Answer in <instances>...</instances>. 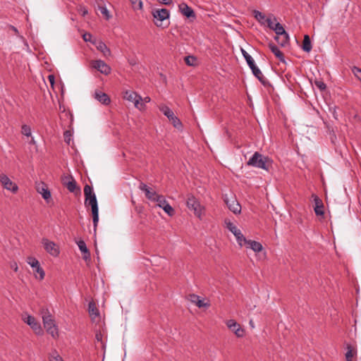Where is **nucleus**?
Here are the masks:
<instances>
[{"instance_id":"obj_25","label":"nucleus","mask_w":361,"mask_h":361,"mask_svg":"<svg viewBox=\"0 0 361 361\" xmlns=\"http://www.w3.org/2000/svg\"><path fill=\"white\" fill-rule=\"evenodd\" d=\"M243 242L247 244L250 246V247L255 252H259L263 249L262 244L255 240H247L245 238V240H244Z\"/></svg>"},{"instance_id":"obj_23","label":"nucleus","mask_w":361,"mask_h":361,"mask_svg":"<svg viewBox=\"0 0 361 361\" xmlns=\"http://www.w3.org/2000/svg\"><path fill=\"white\" fill-rule=\"evenodd\" d=\"M269 47L276 57L281 62H285V58L283 52L280 51L279 47L273 42L269 44Z\"/></svg>"},{"instance_id":"obj_44","label":"nucleus","mask_w":361,"mask_h":361,"mask_svg":"<svg viewBox=\"0 0 361 361\" xmlns=\"http://www.w3.org/2000/svg\"><path fill=\"white\" fill-rule=\"evenodd\" d=\"M82 38L85 42H92L93 44H96V42H92V35L90 33L86 32L83 34Z\"/></svg>"},{"instance_id":"obj_31","label":"nucleus","mask_w":361,"mask_h":361,"mask_svg":"<svg viewBox=\"0 0 361 361\" xmlns=\"http://www.w3.org/2000/svg\"><path fill=\"white\" fill-rule=\"evenodd\" d=\"M345 353L346 361H352V358L357 355V350L350 344H347Z\"/></svg>"},{"instance_id":"obj_14","label":"nucleus","mask_w":361,"mask_h":361,"mask_svg":"<svg viewBox=\"0 0 361 361\" xmlns=\"http://www.w3.org/2000/svg\"><path fill=\"white\" fill-rule=\"evenodd\" d=\"M226 228L235 235L238 244L240 246H242V242L245 240V238L244 237L241 231L238 228H237V227L233 223L230 221H226Z\"/></svg>"},{"instance_id":"obj_51","label":"nucleus","mask_w":361,"mask_h":361,"mask_svg":"<svg viewBox=\"0 0 361 361\" xmlns=\"http://www.w3.org/2000/svg\"><path fill=\"white\" fill-rule=\"evenodd\" d=\"M10 28L12 29L15 32H18V30L15 27L11 25Z\"/></svg>"},{"instance_id":"obj_9","label":"nucleus","mask_w":361,"mask_h":361,"mask_svg":"<svg viewBox=\"0 0 361 361\" xmlns=\"http://www.w3.org/2000/svg\"><path fill=\"white\" fill-rule=\"evenodd\" d=\"M42 243L44 250L51 255L57 257L59 255V247L54 242L44 238L42 239Z\"/></svg>"},{"instance_id":"obj_12","label":"nucleus","mask_w":361,"mask_h":361,"mask_svg":"<svg viewBox=\"0 0 361 361\" xmlns=\"http://www.w3.org/2000/svg\"><path fill=\"white\" fill-rule=\"evenodd\" d=\"M224 200L229 210L235 214L240 213L241 206L235 197H232L229 199L227 195H225Z\"/></svg>"},{"instance_id":"obj_43","label":"nucleus","mask_w":361,"mask_h":361,"mask_svg":"<svg viewBox=\"0 0 361 361\" xmlns=\"http://www.w3.org/2000/svg\"><path fill=\"white\" fill-rule=\"evenodd\" d=\"M49 361H63L56 351L49 356Z\"/></svg>"},{"instance_id":"obj_4","label":"nucleus","mask_w":361,"mask_h":361,"mask_svg":"<svg viewBox=\"0 0 361 361\" xmlns=\"http://www.w3.org/2000/svg\"><path fill=\"white\" fill-rule=\"evenodd\" d=\"M241 52L247 65L252 70L253 75L260 81V82L264 86L270 85L269 82L265 78L261 71L255 65V61L252 59V57L243 49H241Z\"/></svg>"},{"instance_id":"obj_27","label":"nucleus","mask_w":361,"mask_h":361,"mask_svg":"<svg viewBox=\"0 0 361 361\" xmlns=\"http://www.w3.org/2000/svg\"><path fill=\"white\" fill-rule=\"evenodd\" d=\"M97 11L104 20H109L111 18V16L104 5L99 4Z\"/></svg>"},{"instance_id":"obj_32","label":"nucleus","mask_w":361,"mask_h":361,"mask_svg":"<svg viewBox=\"0 0 361 361\" xmlns=\"http://www.w3.org/2000/svg\"><path fill=\"white\" fill-rule=\"evenodd\" d=\"M97 49L99 50L104 56H109L111 55L110 49L106 47V45L102 42H98L97 44H95Z\"/></svg>"},{"instance_id":"obj_17","label":"nucleus","mask_w":361,"mask_h":361,"mask_svg":"<svg viewBox=\"0 0 361 361\" xmlns=\"http://www.w3.org/2000/svg\"><path fill=\"white\" fill-rule=\"evenodd\" d=\"M179 11L184 16H186L188 18L190 19V20H194L195 19V13L192 8L188 6L185 3H181L178 5Z\"/></svg>"},{"instance_id":"obj_36","label":"nucleus","mask_w":361,"mask_h":361,"mask_svg":"<svg viewBox=\"0 0 361 361\" xmlns=\"http://www.w3.org/2000/svg\"><path fill=\"white\" fill-rule=\"evenodd\" d=\"M154 202H157V206L159 207L160 208H163L164 204L168 203V202L166 200L164 196L161 195H158V196L157 197V198L155 199V200Z\"/></svg>"},{"instance_id":"obj_8","label":"nucleus","mask_w":361,"mask_h":361,"mask_svg":"<svg viewBox=\"0 0 361 361\" xmlns=\"http://www.w3.org/2000/svg\"><path fill=\"white\" fill-rule=\"evenodd\" d=\"M253 16L259 23H279L281 20L272 13L265 14L257 10L253 11Z\"/></svg>"},{"instance_id":"obj_22","label":"nucleus","mask_w":361,"mask_h":361,"mask_svg":"<svg viewBox=\"0 0 361 361\" xmlns=\"http://www.w3.org/2000/svg\"><path fill=\"white\" fill-rule=\"evenodd\" d=\"M188 300L195 304L198 307H209V303L204 302V300H200V296L195 294H190L188 296Z\"/></svg>"},{"instance_id":"obj_15","label":"nucleus","mask_w":361,"mask_h":361,"mask_svg":"<svg viewBox=\"0 0 361 361\" xmlns=\"http://www.w3.org/2000/svg\"><path fill=\"white\" fill-rule=\"evenodd\" d=\"M92 66L104 75H109L111 73V68L104 61L96 60L92 62Z\"/></svg>"},{"instance_id":"obj_28","label":"nucleus","mask_w":361,"mask_h":361,"mask_svg":"<svg viewBox=\"0 0 361 361\" xmlns=\"http://www.w3.org/2000/svg\"><path fill=\"white\" fill-rule=\"evenodd\" d=\"M267 27L273 30L276 32V36L285 35L286 32L281 24H267Z\"/></svg>"},{"instance_id":"obj_1","label":"nucleus","mask_w":361,"mask_h":361,"mask_svg":"<svg viewBox=\"0 0 361 361\" xmlns=\"http://www.w3.org/2000/svg\"><path fill=\"white\" fill-rule=\"evenodd\" d=\"M84 195L85 197V207H91L94 232L96 233L97 227L99 222V209L97 197L94 192H93L92 188L89 185H85Z\"/></svg>"},{"instance_id":"obj_33","label":"nucleus","mask_w":361,"mask_h":361,"mask_svg":"<svg viewBox=\"0 0 361 361\" xmlns=\"http://www.w3.org/2000/svg\"><path fill=\"white\" fill-rule=\"evenodd\" d=\"M275 40L279 44L283 47L285 46L289 41V36L287 32L285 35H280L278 36H275Z\"/></svg>"},{"instance_id":"obj_35","label":"nucleus","mask_w":361,"mask_h":361,"mask_svg":"<svg viewBox=\"0 0 361 361\" xmlns=\"http://www.w3.org/2000/svg\"><path fill=\"white\" fill-rule=\"evenodd\" d=\"M34 272L37 279H39L40 281L44 279L45 273L43 269L40 267V264L34 269Z\"/></svg>"},{"instance_id":"obj_3","label":"nucleus","mask_w":361,"mask_h":361,"mask_svg":"<svg viewBox=\"0 0 361 361\" xmlns=\"http://www.w3.org/2000/svg\"><path fill=\"white\" fill-rule=\"evenodd\" d=\"M271 164L272 161L268 157H264L258 152H255L247 162V166L262 169L266 171H269Z\"/></svg>"},{"instance_id":"obj_34","label":"nucleus","mask_w":361,"mask_h":361,"mask_svg":"<svg viewBox=\"0 0 361 361\" xmlns=\"http://www.w3.org/2000/svg\"><path fill=\"white\" fill-rule=\"evenodd\" d=\"M184 61L189 66H196L197 65V59L194 56H187L184 58Z\"/></svg>"},{"instance_id":"obj_24","label":"nucleus","mask_w":361,"mask_h":361,"mask_svg":"<svg viewBox=\"0 0 361 361\" xmlns=\"http://www.w3.org/2000/svg\"><path fill=\"white\" fill-rule=\"evenodd\" d=\"M94 98L105 105L109 104L111 102L109 97L106 93L101 91H96L94 92Z\"/></svg>"},{"instance_id":"obj_5","label":"nucleus","mask_w":361,"mask_h":361,"mask_svg":"<svg viewBox=\"0 0 361 361\" xmlns=\"http://www.w3.org/2000/svg\"><path fill=\"white\" fill-rule=\"evenodd\" d=\"M186 205L190 210L193 211L194 214L197 218L201 219L204 207L200 204L199 201L192 195H188Z\"/></svg>"},{"instance_id":"obj_11","label":"nucleus","mask_w":361,"mask_h":361,"mask_svg":"<svg viewBox=\"0 0 361 361\" xmlns=\"http://www.w3.org/2000/svg\"><path fill=\"white\" fill-rule=\"evenodd\" d=\"M0 182L5 189L11 191L13 193H16L18 192V185L15 183L12 182L6 175H0Z\"/></svg>"},{"instance_id":"obj_50","label":"nucleus","mask_w":361,"mask_h":361,"mask_svg":"<svg viewBox=\"0 0 361 361\" xmlns=\"http://www.w3.org/2000/svg\"><path fill=\"white\" fill-rule=\"evenodd\" d=\"M150 100L151 99L149 97H145V98L142 99L141 102H143L144 103H148L150 102Z\"/></svg>"},{"instance_id":"obj_53","label":"nucleus","mask_w":361,"mask_h":361,"mask_svg":"<svg viewBox=\"0 0 361 361\" xmlns=\"http://www.w3.org/2000/svg\"><path fill=\"white\" fill-rule=\"evenodd\" d=\"M13 269L15 271H18V266L16 264H15V267H13Z\"/></svg>"},{"instance_id":"obj_54","label":"nucleus","mask_w":361,"mask_h":361,"mask_svg":"<svg viewBox=\"0 0 361 361\" xmlns=\"http://www.w3.org/2000/svg\"><path fill=\"white\" fill-rule=\"evenodd\" d=\"M162 24H157V26H161Z\"/></svg>"},{"instance_id":"obj_21","label":"nucleus","mask_w":361,"mask_h":361,"mask_svg":"<svg viewBox=\"0 0 361 361\" xmlns=\"http://www.w3.org/2000/svg\"><path fill=\"white\" fill-rule=\"evenodd\" d=\"M66 178L67 179V180H65L63 182V184L66 186L67 189L71 192L80 193V188L77 187L76 182L73 179V178L71 176L70 178L66 177Z\"/></svg>"},{"instance_id":"obj_10","label":"nucleus","mask_w":361,"mask_h":361,"mask_svg":"<svg viewBox=\"0 0 361 361\" xmlns=\"http://www.w3.org/2000/svg\"><path fill=\"white\" fill-rule=\"evenodd\" d=\"M23 319L27 324H28L31 327V329L37 335L43 334V330L42 329L40 324L37 321V319L33 316L28 314L26 317H25Z\"/></svg>"},{"instance_id":"obj_52","label":"nucleus","mask_w":361,"mask_h":361,"mask_svg":"<svg viewBox=\"0 0 361 361\" xmlns=\"http://www.w3.org/2000/svg\"><path fill=\"white\" fill-rule=\"evenodd\" d=\"M250 325L252 328H254V327H255V326H254V322H253V321H252V320H250Z\"/></svg>"},{"instance_id":"obj_29","label":"nucleus","mask_w":361,"mask_h":361,"mask_svg":"<svg viewBox=\"0 0 361 361\" xmlns=\"http://www.w3.org/2000/svg\"><path fill=\"white\" fill-rule=\"evenodd\" d=\"M88 312H89L90 317L92 319L99 317V311L97 309L95 303L92 301L90 302L88 304Z\"/></svg>"},{"instance_id":"obj_39","label":"nucleus","mask_w":361,"mask_h":361,"mask_svg":"<svg viewBox=\"0 0 361 361\" xmlns=\"http://www.w3.org/2000/svg\"><path fill=\"white\" fill-rule=\"evenodd\" d=\"M27 262L33 269H35V267H37V266L39 264V261L36 258L32 257H27Z\"/></svg>"},{"instance_id":"obj_13","label":"nucleus","mask_w":361,"mask_h":361,"mask_svg":"<svg viewBox=\"0 0 361 361\" xmlns=\"http://www.w3.org/2000/svg\"><path fill=\"white\" fill-rule=\"evenodd\" d=\"M228 328L232 331L237 337L242 338L244 336L245 331L241 328L240 325L234 319H229L226 322Z\"/></svg>"},{"instance_id":"obj_46","label":"nucleus","mask_w":361,"mask_h":361,"mask_svg":"<svg viewBox=\"0 0 361 361\" xmlns=\"http://www.w3.org/2000/svg\"><path fill=\"white\" fill-rule=\"evenodd\" d=\"M160 4L164 5H170L172 3V0H158Z\"/></svg>"},{"instance_id":"obj_48","label":"nucleus","mask_w":361,"mask_h":361,"mask_svg":"<svg viewBox=\"0 0 361 361\" xmlns=\"http://www.w3.org/2000/svg\"><path fill=\"white\" fill-rule=\"evenodd\" d=\"M95 338L97 339V341H102V334L101 332H97L95 335Z\"/></svg>"},{"instance_id":"obj_18","label":"nucleus","mask_w":361,"mask_h":361,"mask_svg":"<svg viewBox=\"0 0 361 361\" xmlns=\"http://www.w3.org/2000/svg\"><path fill=\"white\" fill-rule=\"evenodd\" d=\"M139 189L142 191H144L146 197L151 201H154L158 196V194L154 190H152L144 183H140Z\"/></svg>"},{"instance_id":"obj_6","label":"nucleus","mask_w":361,"mask_h":361,"mask_svg":"<svg viewBox=\"0 0 361 361\" xmlns=\"http://www.w3.org/2000/svg\"><path fill=\"white\" fill-rule=\"evenodd\" d=\"M123 98L129 102H133L136 108L142 110L145 107V104L141 103L142 98L135 92L132 90H126L123 93Z\"/></svg>"},{"instance_id":"obj_30","label":"nucleus","mask_w":361,"mask_h":361,"mask_svg":"<svg viewBox=\"0 0 361 361\" xmlns=\"http://www.w3.org/2000/svg\"><path fill=\"white\" fill-rule=\"evenodd\" d=\"M301 48L305 52H310L312 50V46L310 36L308 35H305L304 36V39Z\"/></svg>"},{"instance_id":"obj_7","label":"nucleus","mask_w":361,"mask_h":361,"mask_svg":"<svg viewBox=\"0 0 361 361\" xmlns=\"http://www.w3.org/2000/svg\"><path fill=\"white\" fill-rule=\"evenodd\" d=\"M159 110L169 118L175 128L178 129L182 128L181 121L174 115L173 111L170 108L166 106H161L159 107Z\"/></svg>"},{"instance_id":"obj_19","label":"nucleus","mask_w":361,"mask_h":361,"mask_svg":"<svg viewBox=\"0 0 361 361\" xmlns=\"http://www.w3.org/2000/svg\"><path fill=\"white\" fill-rule=\"evenodd\" d=\"M36 190L37 192L42 195V197L46 200L49 201L51 199V192L48 189V187L44 183H38L36 185Z\"/></svg>"},{"instance_id":"obj_49","label":"nucleus","mask_w":361,"mask_h":361,"mask_svg":"<svg viewBox=\"0 0 361 361\" xmlns=\"http://www.w3.org/2000/svg\"><path fill=\"white\" fill-rule=\"evenodd\" d=\"M48 78H49V80L50 83L51 84V85H53L54 83V79H55L54 76L53 75H49Z\"/></svg>"},{"instance_id":"obj_45","label":"nucleus","mask_w":361,"mask_h":361,"mask_svg":"<svg viewBox=\"0 0 361 361\" xmlns=\"http://www.w3.org/2000/svg\"><path fill=\"white\" fill-rule=\"evenodd\" d=\"M78 11L83 16H85L86 14H87V13H88L87 9L85 6H80V8H78Z\"/></svg>"},{"instance_id":"obj_16","label":"nucleus","mask_w":361,"mask_h":361,"mask_svg":"<svg viewBox=\"0 0 361 361\" xmlns=\"http://www.w3.org/2000/svg\"><path fill=\"white\" fill-rule=\"evenodd\" d=\"M313 202L314 203V210L317 216H324V204L322 200L315 194L312 195Z\"/></svg>"},{"instance_id":"obj_26","label":"nucleus","mask_w":361,"mask_h":361,"mask_svg":"<svg viewBox=\"0 0 361 361\" xmlns=\"http://www.w3.org/2000/svg\"><path fill=\"white\" fill-rule=\"evenodd\" d=\"M77 244L78 245V247L81 252L83 253V259L85 260H87L90 258V252L89 250L87 249L86 244L84 240H80L78 242H77Z\"/></svg>"},{"instance_id":"obj_40","label":"nucleus","mask_w":361,"mask_h":361,"mask_svg":"<svg viewBox=\"0 0 361 361\" xmlns=\"http://www.w3.org/2000/svg\"><path fill=\"white\" fill-rule=\"evenodd\" d=\"M21 133L24 135L29 137L31 135V128L27 125H23L21 128Z\"/></svg>"},{"instance_id":"obj_37","label":"nucleus","mask_w":361,"mask_h":361,"mask_svg":"<svg viewBox=\"0 0 361 361\" xmlns=\"http://www.w3.org/2000/svg\"><path fill=\"white\" fill-rule=\"evenodd\" d=\"M162 209L170 216H173L175 214L174 209L169 203L164 204Z\"/></svg>"},{"instance_id":"obj_20","label":"nucleus","mask_w":361,"mask_h":361,"mask_svg":"<svg viewBox=\"0 0 361 361\" xmlns=\"http://www.w3.org/2000/svg\"><path fill=\"white\" fill-rule=\"evenodd\" d=\"M153 17L159 21H163L169 17V11L166 8L154 9L152 11Z\"/></svg>"},{"instance_id":"obj_38","label":"nucleus","mask_w":361,"mask_h":361,"mask_svg":"<svg viewBox=\"0 0 361 361\" xmlns=\"http://www.w3.org/2000/svg\"><path fill=\"white\" fill-rule=\"evenodd\" d=\"M314 85L321 91H324L326 89V85L322 80L316 79L314 82Z\"/></svg>"},{"instance_id":"obj_47","label":"nucleus","mask_w":361,"mask_h":361,"mask_svg":"<svg viewBox=\"0 0 361 361\" xmlns=\"http://www.w3.org/2000/svg\"><path fill=\"white\" fill-rule=\"evenodd\" d=\"M133 4H135L137 1H138L137 7L139 8H142V3L140 0L136 1V0H130Z\"/></svg>"},{"instance_id":"obj_42","label":"nucleus","mask_w":361,"mask_h":361,"mask_svg":"<svg viewBox=\"0 0 361 361\" xmlns=\"http://www.w3.org/2000/svg\"><path fill=\"white\" fill-rule=\"evenodd\" d=\"M352 71L353 73V74L355 75V76L360 80L361 81V68H357L356 66H354L353 68H352Z\"/></svg>"},{"instance_id":"obj_2","label":"nucleus","mask_w":361,"mask_h":361,"mask_svg":"<svg viewBox=\"0 0 361 361\" xmlns=\"http://www.w3.org/2000/svg\"><path fill=\"white\" fill-rule=\"evenodd\" d=\"M40 314L42 317L44 327L47 332L51 334L53 338H56L59 336L58 328L49 310L43 307L40 310Z\"/></svg>"},{"instance_id":"obj_41","label":"nucleus","mask_w":361,"mask_h":361,"mask_svg":"<svg viewBox=\"0 0 361 361\" xmlns=\"http://www.w3.org/2000/svg\"><path fill=\"white\" fill-rule=\"evenodd\" d=\"M71 137H72V133H71V130H66L63 133L64 141L68 145H70V142H71Z\"/></svg>"}]
</instances>
